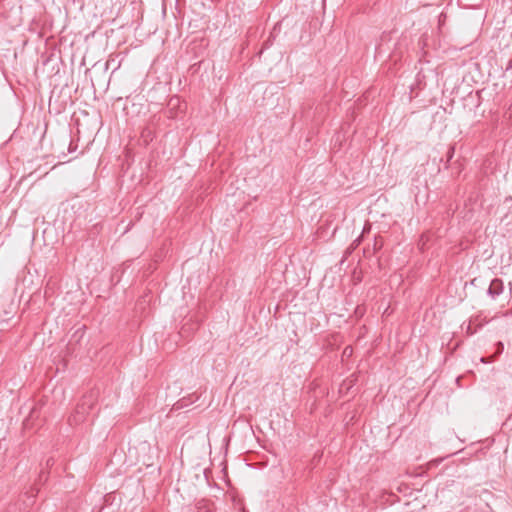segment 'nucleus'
Here are the masks:
<instances>
[{
    "instance_id": "f257e3e1",
    "label": "nucleus",
    "mask_w": 512,
    "mask_h": 512,
    "mask_svg": "<svg viewBox=\"0 0 512 512\" xmlns=\"http://www.w3.org/2000/svg\"><path fill=\"white\" fill-rule=\"evenodd\" d=\"M94 395L84 396L80 403L77 404L74 413L69 417L70 425H78L86 420L90 411L94 407Z\"/></svg>"
},
{
    "instance_id": "f03ea898",
    "label": "nucleus",
    "mask_w": 512,
    "mask_h": 512,
    "mask_svg": "<svg viewBox=\"0 0 512 512\" xmlns=\"http://www.w3.org/2000/svg\"><path fill=\"white\" fill-rule=\"evenodd\" d=\"M504 291V284L502 279L494 278L488 287L487 294L488 296L495 300L498 296H500Z\"/></svg>"
},
{
    "instance_id": "7ed1b4c3",
    "label": "nucleus",
    "mask_w": 512,
    "mask_h": 512,
    "mask_svg": "<svg viewBox=\"0 0 512 512\" xmlns=\"http://www.w3.org/2000/svg\"><path fill=\"white\" fill-rule=\"evenodd\" d=\"M84 335H85V326H81V327L77 328L74 331V333L71 335V338L69 340V343H68L69 349L74 351V345L80 343V341L82 340Z\"/></svg>"
},
{
    "instance_id": "20e7f679",
    "label": "nucleus",
    "mask_w": 512,
    "mask_h": 512,
    "mask_svg": "<svg viewBox=\"0 0 512 512\" xmlns=\"http://www.w3.org/2000/svg\"><path fill=\"white\" fill-rule=\"evenodd\" d=\"M472 324H473V320H470L468 325H467V328H466V332L469 335H473L477 331V328H473Z\"/></svg>"
},
{
    "instance_id": "39448f33",
    "label": "nucleus",
    "mask_w": 512,
    "mask_h": 512,
    "mask_svg": "<svg viewBox=\"0 0 512 512\" xmlns=\"http://www.w3.org/2000/svg\"><path fill=\"white\" fill-rule=\"evenodd\" d=\"M360 243H361V237H358L357 239H355L352 242L351 246L348 248V252L350 253L352 250L357 248Z\"/></svg>"
},
{
    "instance_id": "423d86ee",
    "label": "nucleus",
    "mask_w": 512,
    "mask_h": 512,
    "mask_svg": "<svg viewBox=\"0 0 512 512\" xmlns=\"http://www.w3.org/2000/svg\"><path fill=\"white\" fill-rule=\"evenodd\" d=\"M453 155H454V147H449V150L447 153L448 161L452 159Z\"/></svg>"
},
{
    "instance_id": "0eeeda50",
    "label": "nucleus",
    "mask_w": 512,
    "mask_h": 512,
    "mask_svg": "<svg viewBox=\"0 0 512 512\" xmlns=\"http://www.w3.org/2000/svg\"><path fill=\"white\" fill-rule=\"evenodd\" d=\"M47 480V476L45 475V473L42 471L39 475V482H45Z\"/></svg>"
},
{
    "instance_id": "6e6552de",
    "label": "nucleus",
    "mask_w": 512,
    "mask_h": 512,
    "mask_svg": "<svg viewBox=\"0 0 512 512\" xmlns=\"http://www.w3.org/2000/svg\"><path fill=\"white\" fill-rule=\"evenodd\" d=\"M189 331H190V328H187V324H184V325H183V327H182V329H181V332H180V333H181L182 335H185V334H186L187 332H189Z\"/></svg>"
},
{
    "instance_id": "1a4fd4ad",
    "label": "nucleus",
    "mask_w": 512,
    "mask_h": 512,
    "mask_svg": "<svg viewBox=\"0 0 512 512\" xmlns=\"http://www.w3.org/2000/svg\"><path fill=\"white\" fill-rule=\"evenodd\" d=\"M185 404L182 403V401H179L176 403V408L179 409V408H182Z\"/></svg>"
},
{
    "instance_id": "9d476101",
    "label": "nucleus",
    "mask_w": 512,
    "mask_h": 512,
    "mask_svg": "<svg viewBox=\"0 0 512 512\" xmlns=\"http://www.w3.org/2000/svg\"><path fill=\"white\" fill-rule=\"evenodd\" d=\"M381 245H382V244L380 243V244H379V246H378V242H377V240H375V243H374V250H376V249L380 248V247H381Z\"/></svg>"
},
{
    "instance_id": "9b49d317",
    "label": "nucleus",
    "mask_w": 512,
    "mask_h": 512,
    "mask_svg": "<svg viewBox=\"0 0 512 512\" xmlns=\"http://www.w3.org/2000/svg\"><path fill=\"white\" fill-rule=\"evenodd\" d=\"M46 464H47V466L52 465L53 464V460L52 459H48Z\"/></svg>"
},
{
    "instance_id": "f8f14e48",
    "label": "nucleus",
    "mask_w": 512,
    "mask_h": 512,
    "mask_svg": "<svg viewBox=\"0 0 512 512\" xmlns=\"http://www.w3.org/2000/svg\"><path fill=\"white\" fill-rule=\"evenodd\" d=\"M349 347H346L345 350H344V354H349V351H348Z\"/></svg>"
},
{
    "instance_id": "ddd939ff",
    "label": "nucleus",
    "mask_w": 512,
    "mask_h": 512,
    "mask_svg": "<svg viewBox=\"0 0 512 512\" xmlns=\"http://www.w3.org/2000/svg\"><path fill=\"white\" fill-rule=\"evenodd\" d=\"M349 347H346L345 350H344V354H349V351H348Z\"/></svg>"
}]
</instances>
